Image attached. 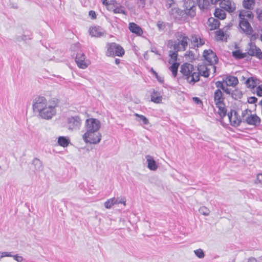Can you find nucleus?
<instances>
[{
    "label": "nucleus",
    "mask_w": 262,
    "mask_h": 262,
    "mask_svg": "<svg viewBox=\"0 0 262 262\" xmlns=\"http://www.w3.org/2000/svg\"><path fill=\"white\" fill-rule=\"evenodd\" d=\"M194 252L195 255L199 258H202L205 256L204 252L201 249H196L194 251Z\"/></svg>",
    "instance_id": "42"
},
{
    "label": "nucleus",
    "mask_w": 262,
    "mask_h": 262,
    "mask_svg": "<svg viewBox=\"0 0 262 262\" xmlns=\"http://www.w3.org/2000/svg\"><path fill=\"white\" fill-rule=\"evenodd\" d=\"M180 72L183 78L191 84H194L200 80V73L197 68L189 63H184L181 67Z\"/></svg>",
    "instance_id": "2"
},
{
    "label": "nucleus",
    "mask_w": 262,
    "mask_h": 262,
    "mask_svg": "<svg viewBox=\"0 0 262 262\" xmlns=\"http://www.w3.org/2000/svg\"><path fill=\"white\" fill-rule=\"evenodd\" d=\"M134 115L137 117L136 120L140 122L141 125H147L149 123L148 120L145 116L137 113L135 114Z\"/></svg>",
    "instance_id": "30"
},
{
    "label": "nucleus",
    "mask_w": 262,
    "mask_h": 262,
    "mask_svg": "<svg viewBox=\"0 0 262 262\" xmlns=\"http://www.w3.org/2000/svg\"><path fill=\"white\" fill-rule=\"evenodd\" d=\"M57 142L60 146L63 147H66L69 145L70 143V140L68 137L59 136L58 138Z\"/></svg>",
    "instance_id": "25"
},
{
    "label": "nucleus",
    "mask_w": 262,
    "mask_h": 262,
    "mask_svg": "<svg viewBox=\"0 0 262 262\" xmlns=\"http://www.w3.org/2000/svg\"><path fill=\"white\" fill-rule=\"evenodd\" d=\"M167 46L170 49H172L173 51L179 52L182 51L180 46L178 43V41L176 40H169L168 41Z\"/></svg>",
    "instance_id": "24"
},
{
    "label": "nucleus",
    "mask_w": 262,
    "mask_h": 262,
    "mask_svg": "<svg viewBox=\"0 0 262 262\" xmlns=\"http://www.w3.org/2000/svg\"><path fill=\"white\" fill-rule=\"evenodd\" d=\"M219 5L222 9L228 13L233 12L236 10L235 4L232 0H222Z\"/></svg>",
    "instance_id": "12"
},
{
    "label": "nucleus",
    "mask_w": 262,
    "mask_h": 262,
    "mask_svg": "<svg viewBox=\"0 0 262 262\" xmlns=\"http://www.w3.org/2000/svg\"><path fill=\"white\" fill-rule=\"evenodd\" d=\"M1 257L3 258L4 257H12V255L11 254V252H3L0 253Z\"/></svg>",
    "instance_id": "51"
},
{
    "label": "nucleus",
    "mask_w": 262,
    "mask_h": 262,
    "mask_svg": "<svg viewBox=\"0 0 262 262\" xmlns=\"http://www.w3.org/2000/svg\"><path fill=\"white\" fill-rule=\"evenodd\" d=\"M157 26L159 30H164L166 27L165 23L161 21H158Z\"/></svg>",
    "instance_id": "47"
},
{
    "label": "nucleus",
    "mask_w": 262,
    "mask_h": 262,
    "mask_svg": "<svg viewBox=\"0 0 262 262\" xmlns=\"http://www.w3.org/2000/svg\"><path fill=\"white\" fill-rule=\"evenodd\" d=\"M253 3V0H244L243 5L245 8L250 9Z\"/></svg>",
    "instance_id": "41"
},
{
    "label": "nucleus",
    "mask_w": 262,
    "mask_h": 262,
    "mask_svg": "<svg viewBox=\"0 0 262 262\" xmlns=\"http://www.w3.org/2000/svg\"><path fill=\"white\" fill-rule=\"evenodd\" d=\"M225 83L226 86H235L238 84V80L237 77L229 76L226 78Z\"/></svg>",
    "instance_id": "23"
},
{
    "label": "nucleus",
    "mask_w": 262,
    "mask_h": 262,
    "mask_svg": "<svg viewBox=\"0 0 262 262\" xmlns=\"http://www.w3.org/2000/svg\"><path fill=\"white\" fill-rule=\"evenodd\" d=\"M115 197L108 199L104 203V206L107 209H110L114 205Z\"/></svg>",
    "instance_id": "39"
},
{
    "label": "nucleus",
    "mask_w": 262,
    "mask_h": 262,
    "mask_svg": "<svg viewBox=\"0 0 262 262\" xmlns=\"http://www.w3.org/2000/svg\"><path fill=\"white\" fill-rule=\"evenodd\" d=\"M214 16L220 19H224L226 18V14L223 9L216 8L214 13Z\"/></svg>",
    "instance_id": "29"
},
{
    "label": "nucleus",
    "mask_w": 262,
    "mask_h": 262,
    "mask_svg": "<svg viewBox=\"0 0 262 262\" xmlns=\"http://www.w3.org/2000/svg\"><path fill=\"white\" fill-rule=\"evenodd\" d=\"M107 0H102V4L104 5H107Z\"/></svg>",
    "instance_id": "63"
},
{
    "label": "nucleus",
    "mask_w": 262,
    "mask_h": 262,
    "mask_svg": "<svg viewBox=\"0 0 262 262\" xmlns=\"http://www.w3.org/2000/svg\"><path fill=\"white\" fill-rule=\"evenodd\" d=\"M114 8L113 10V12H114V13H120L123 14H126L125 7L121 5L120 4L116 3V5H114Z\"/></svg>",
    "instance_id": "28"
},
{
    "label": "nucleus",
    "mask_w": 262,
    "mask_h": 262,
    "mask_svg": "<svg viewBox=\"0 0 262 262\" xmlns=\"http://www.w3.org/2000/svg\"><path fill=\"white\" fill-rule=\"evenodd\" d=\"M115 201L114 202V205L115 204H123L124 205H125V202H126V199L125 198H115Z\"/></svg>",
    "instance_id": "43"
},
{
    "label": "nucleus",
    "mask_w": 262,
    "mask_h": 262,
    "mask_svg": "<svg viewBox=\"0 0 262 262\" xmlns=\"http://www.w3.org/2000/svg\"><path fill=\"white\" fill-rule=\"evenodd\" d=\"M214 101L215 105L221 104L224 103L225 98L223 96V93L219 89L216 90L214 93Z\"/></svg>",
    "instance_id": "17"
},
{
    "label": "nucleus",
    "mask_w": 262,
    "mask_h": 262,
    "mask_svg": "<svg viewBox=\"0 0 262 262\" xmlns=\"http://www.w3.org/2000/svg\"><path fill=\"white\" fill-rule=\"evenodd\" d=\"M107 51L106 55L110 57L116 56L122 57L125 53L123 48L115 42L107 43L106 45Z\"/></svg>",
    "instance_id": "3"
},
{
    "label": "nucleus",
    "mask_w": 262,
    "mask_h": 262,
    "mask_svg": "<svg viewBox=\"0 0 262 262\" xmlns=\"http://www.w3.org/2000/svg\"><path fill=\"white\" fill-rule=\"evenodd\" d=\"M75 62L77 66L82 69H86L90 63L89 60L86 59L85 54L81 51H79L76 54Z\"/></svg>",
    "instance_id": "11"
},
{
    "label": "nucleus",
    "mask_w": 262,
    "mask_h": 262,
    "mask_svg": "<svg viewBox=\"0 0 262 262\" xmlns=\"http://www.w3.org/2000/svg\"><path fill=\"white\" fill-rule=\"evenodd\" d=\"M215 34L217 36H220L221 37H223L225 35L224 31L220 29L215 32Z\"/></svg>",
    "instance_id": "56"
},
{
    "label": "nucleus",
    "mask_w": 262,
    "mask_h": 262,
    "mask_svg": "<svg viewBox=\"0 0 262 262\" xmlns=\"http://www.w3.org/2000/svg\"><path fill=\"white\" fill-rule=\"evenodd\" d=\"M89 32L92 36L100 37L104 35V31L99 26H95L90 28Z\"/></svg>",
    "instance_id": "18"
},
{
    "label": "nucleus",
    "mask_w": 262,
    "mask_h": 262,
    "mask_svg": "<svg viewBox=\"0 0 262 262\" xmlns=\"http://www.w3.org/2000/svg\"><path fill=\"white\" fill-rule=\"evenodd\" d=\"M189 40L190 41V48L194 49L202 47L205 42L204 39L202 38L198 35H192Z\"/></svg>",
    "instance_id": "13"
},
{
    "label": "nucleus",
    "mask_w": 262,
    "mask_h": 262,
    "mask_svg": "<svg viewBox=\"0 0 262 262\" xmlns=\"http://www.w3.org/2000/svg\"><path fill=\"white\" fill-rule=\"evenodd\" d=\"M243 52L239 50H236L232 52V56L235 59H243Z\"/></svg>",
    "instance_id": "38"
},
{
    "label": "nucleus",
    "mask_w": 262,
    "mask_h": 262,
    "mask_svg": "<svg viewBox=\"0 0 262 262\" xmlns=\"http://www.w3.org/2000/svg\"><path fill=\"white\" fill-rule=\"evenodd\" d=\"M162 96L157 93L154 92V93L151 95V100L155 103H159L162 101Z\"/></svg>",
    "instance_id": "35"
},
{
    "label": "nucleus",
    "mask_w": 262,
    "mask_h": 262,
    "mask_svg": "<svg viewBox=\"0 0 262 262\" xmlns=\"http://www.w3.org/2000/svg\"><path fill=\"white\" fill-rule=\"evenodd\" d=\"M257 181L262 184V173H259L257 176Z\"/></svg>",
    "instance_id": "58"
},
{
    "label": "nucleus",
    "mask_w": 262,
    "mask_h": 262,
    "mask_svg": "<svg viewBox=\"0 0 262 262\" xmlns=\"http://www.w3.org/2000/svg\"><path fill=\"white\" fill-rule=\"evenodd\" d=\"M169 13L171 17L178 22L184 21L187 19L186 12L184 10H183L178 8H171Z\"/></svg>",
    "instance_id": "7"
},
{
    "label": "nucleus",
    "mask_w": 262,
    "mask_h": 262,
    "mask_svg": "<svg viewBox=\"0 0 262 262\" xmlns=\"http://www.w3.org/2000/svg\"><path fill=\"white\" fill-rule=\"evenodd\" d=\"M47 104V100L45 97L37 96L33 100L32 104L33 111L39 114Z\"/></svg>",
    "instance_id": "8"
},
{
    "label": "nucleus",
    "mask_w": 262,
    "mask_h": 262,
    "mask_svg": "<svg viewBox=\"0 0 262 262\" xmlns=\"http://www.w3.org/2000/svg\"><path fill=\"white\" fill-rule=\"evenodd\" d=\"M203 57L204 60L208 63L209 66H213L214 71L216 67L214 66L218 62V58L216 54L212 50H205L203 52Z\"/></svg>",
    "instance_id": "6"
},
{
    "label": "nucleus",
    "mask_w": 262,
    "mask_h": 262,
    "mask_svg": "<svg viewBox=\"0 0 262 262\" xmlns=\"http://www.w3.org/2000/svg\"><path fill=\"white\" fill-rule=\"evenodd\" d=\"M215 84L216 88L222 90L225 89V86H226L225 81H217Z\"/></svg>",
    "instance_id": "45"
},
{
    "label": "nucleus",
    "mask_w": 262,
    "mask_h": 262,
    "mask_svg": "<svg viewBox=\"0 0 262 262\" xmlns=\"http://www.w3.org/2000/svg\"><path fill=\"white\" fill-rule=\"evenodd\" d=\"M128 28L131 32L138 36L142 35L143 33L142 28L134 23H130Z\"/></svg>",
    "instance_id": "19"
},
{
    "label": "nucleus",
    "mask_w": 262,
    "mask_h": 262,
    "mask_svg": "<svg viewBox=\"0 0 262 262\" xmlns=\"http://www.w3.org/2000/svg\"><path fill=\"white\" fill-rule=\"evenodd\" d=\"M248 54L247 52L246 53H243V55L242 56H243V58L246 57L247 55Z\"/></svg>",
    "instance_id": "64"
},
{
    "label": "nucleus",
    "mask_w": 262,
    "mask_h": 262,
    "mask_svg": "<svg viewBox=\"0 0 262 262\" xmlns=\"http://www.w3.org/2000/svg\"><path fill=\"white\" fill-rule=\"evenodd\" d=\"M120 59H118V58H116L115 60V62L116 64H119L120 63Z\"/></svg>",
    "instance_id": "61"
},
{
    "label": "nucleus",
    "mask_w": 262,
    "mask_h": 262,
    "mask_svg": "<svg viewBox=\"0 0 262 262\" xmlns=\"http://www.w3.org/2000/svg\"><path fill=\"white\" fill-rule=\"evenodd\" d=\"M195 9L196 7L194 6L193 4L192 6H190L189 8H188V7L186 6V9L184 10V11L186 12L187 18L188 16L193 17L195 15Z\"/></svg>",
    "instance_id": "32"
},
{
    "label": "nucleus",
    "mask_w": 262,
    "mask_h": 262,
    "mask_svg": "<svg viewBox=\"0 0 262 262\" xmlns=\"http://www.w3.org/2000/svg\"><path fill=\"white\" fill-rule=\"evenodd\" d=\"M151 72L154 75V76L156 77V79L159 82H160V83H163L164 82L163 78L159 76L158 73L152 68L151 69Z\"/></svg>",
    "instance_id": "46"
},
{
    "label": "nucleus",
    "mask_w": 262,
    "mask_h": 262,
    "mask_svg": "<svg viewBox=\"0 0 262 262\" xmlns=\"http://www.w3.org/2000/svg\"><path fill=\"white\" fill-rule=\"evenodd\" d=\"M250 35V41L254 42L255 40H256L258 37V34L256 33H254L253 34H251Z\"/></svg>",
    "instance_id": "53"
},
{
    "label": "nucleus",
    "mask_w": 262,
    "mask_h": 262,
    "mask_svg": "<svg viewBox=\"0 0 262 262\" xmlns=\"http://www.w3.org/2000/svg\"><path fill=\"white\" fill-rule=\"evenodd\" d=\"M89 15L92 19H95L96 18V12L93 10L90 11L89 12Z\"/></svg>",
    "instance_id": "54"
},
{
    "label": "nucleus",
    "mask_w": 262,
    "mask_h": 262,
    "mask_svg": "<svg viewBox=\"0 0 262 262\" xmlns=\"http://www.w3.org/2000/svg\"><path fill=\"white\" fill-rule=\"evenodd\" d=\"M258 17L259 20H262V11L258 14Z\"/></svg>",
    "instance_id": "62"
},
{
    "label": "nucleus",
    "mask_w": 262,
    "mask_h": 262,
    "mask_svg": "<svg viewBox=\"0 0 262 262\" xmlns=\"http://www.w3.org/2000/svg\"><path fill=\"white\" fill-rule=\"evenodd\" d=\"M81 123L82 120L78 116H72L68 118L67 124L69 130H78Z\"/></svg>",
    "instance_id": "10"
},
{
    "label": "nucleus",
    "mask_w": 262,
    "mask_h": 262,
    "mask_svg": "<svg viewBox=\"0 0 262 262\" xmlns=\"http://www.w3.org/2000/svg\"><path fill=\"white\" fill-rule=\"evenodd\" d=\"M179 63L177 62H174L171 66L169 67V70L172 72V75L174 77H176L177 75L178 68Z\"/></svg>",
    "instance_id": "34"
},
{
    "label": "nucleus",
    "mask_w": 262,
    "mask_h": 262,
    "mask_svg": "<svg viewBox=\"0 0 262 262\" xmlns=\"http://www.w3.org/2000/svg\"><path fill=\"white\" fill-rule=\"evenodd\" d=\"M216 107L218 108L217 113L221 118H224L227 115V110L225 107V104L221 103V104L215 105Z\"/></svg>",
    "instance_id": "27"
},
{
    "label": "nucleus",
    "mask_w": 262,
    "mask_h": 262,
    "mask_svg": "<svg viewBox=\"0 0 262 262\" xmlns=\"http://www.w3.org/2000/svg\"><path fill=\"white\" fill-rule=\"evenodd\" d=\"M32 164L33 165H34L35 168L36 170L40 171L42 170V164L39 159L36 158H34L32 161Z\"/></svg>",
    "instance_id": "33"
},
{
    "label": "nucleus",
    "mask_w": 262,
    "mask_h": 262,
    "mask_svg": "<svg viewBox=\"0 0 262 262\" xmlns=\"http://www.w3.org/2000/svg\"><path fill=\"white\" fill-rule=\"evenodd\" d=\"M100 126V122L97 119L89 118L86 120V132L83 135V139L86 143L96 144L100 142L101 140V135L99 132Z\"/></svg>",
    "instance_id": "1"
},
{
    "label": "nucleus",
    "mask_w": 262,
    "mask_h": 262,
    "mask_svg": "<svg viewBox=\"0 0 262 262\" xmlns=\"http://www.w3.org/2000/svg\"><path fill=\"white\" fill-rule=\"evenodd\" d=\"M177 41L182 51H185L188 46V37L183 33H178L176 35Z\"/></svg>",
    "instance_id": "15"
},
{
    "label": "nucleus",
    "mask_w": 262,
    "mask_h": 262,
    "mask_svg": "<svg viewBox=\"0 0 262 262\" xmlns=\"http://www.w3.org/2000/svg\"><path fill=\"white\" fill-rule=\"evenodd\" d=\"M227 86H225V89L223 90V91L227 94H231L232 93V91L231 89L227 88Z\"/></svg>",
    "instance_id": "57"
},
{
    "label": "nucleus",
    "mask_w": 262,
    "mask_h": 262,
    "mask_svg": "<svg viewBox=\"0 0 262 262\" xmlns=\"http://www.w3.org/2000/svg\"><path fill=\"white\" fill-rule=\"evenodd\" d=\"M146 158L148 164V168L151 170H156L158 166L154 158L149 155L146 156Z\"/></svg>",
    "instance_id": "22"
},
{
    "label": "nucleus",
    "mask_w": 262,
    "mask_h": 262,
    "mask_svg": "<svg viewBox=\"0 0 262 262\" xmlns=\"http://www.w3.org/2000/svg\"><path fill=\"white\" fill-rule=\"evenodd\" d=\"M178 52L174 51H169V56L170 57L171 59H172L174 62H176L177 60L178 57Z\"/></svg>",
    "instance_id": "44"
},
{
    "label": "nucleus",
    "mask_w": 262,
    "mask_h": 262,
    "mask_svg": "<svg viewBox=\"0 0 262 262\" xmlns=\"http://www.w3.org/2000/svg\"><path fill=\"white\" fill-rule=\"evenodd\" d=\"M197 69L200 73V76L201 75L204 77H208L209 76L210 69L205 65H200Z\"/></svg>",
    "instance_id": "26"
},
{
    "label": "nucleus",
    "mask_w": 262,
    "mask_h": 262,
    "mask_svg": "<svg viewBox=\"0 0 262 262\" xmlns=\"http://www.w3.org/2000/svg\"><path fill=\"white\" fill-rule=\"evenodd\" d=\"M253 15L252 12L248 10H242L239 14V19H246L245 17L248 18H252Z\"/></svg>",
    "instance_id": "31"
},
{
    "label": "nucleus",
    "mask_w": 262,
    "mask_h": 262,
    "mask_svg": "<svg viewBox=\"0 0 262 262\" xmlns=\"http://www.w3.org/2000/svg\"><path fill=\"white\" fill-rule=\"evenodd\" d=\"M192 100L193 101V102L196 104H198V105H202L203 104V103H202V101H201V100L198 98V97H193L192 98Z\"/></svg>",
    "instance_id": "52"
},
{
    "label": "nucleus",
    "mask_w": 262,
    "mask_h": 262,
    "mask_svg": "<svg viewBox=\"0 0 262 262\" xmlns=\"http://www.w3.org/2000/svg\"><path fill=\"white\" fill-rule=\"evenodd\" d=\"M174 4V0H166L165 6L167 9L171 8Z\"/></svg>",
    "instance_id": "48"
},
{
    "label": "nucleus",
    "mask_w": 262,
    "mask_h": 262,
    "mask_svg": "<svg viewBox=\"0 0 262 262\" xmlns=\"http://www.w3.org/2000/svg\"><path fill=\"white\" fill-rule=\"evenodd\" d=\"M239 26L246 35H251L253 31L251 25L246 19H240Z\"/></svg>",
    "instance_id": "16"
},
{
    "label": "nucleus",
    "mask_w": 262,
    "mask_h": 262,
    "mask_svg": "<svg viewBox=\"0 0 262 262\" xmlns=\"http://www.w3.org/2000/svg\"><path fill=\"white\" fill-rule=\"evenodd\" d=\"M199 212L205 216H208L210 213L209 209L205 206H202L199 210Z\"/></svg>",
    "instance_id": "40"
},
{
    "label": "nucleus",
    "mask_w": 262,
    "mask_h": 262,
    "mask_svg": "<svg viewBox=\"0 0 262 262\" xmlns=\"http://www.w3.org/2000/svg\"><path fill=\"white\" fill-rule=\"evenodd\" d=\"M57 105V103L54 101L51 104H48L40 112L38 116L42 119L46 120H50L56 115V111L55 107Z\"/></svg>",
    "instance_id": "4"
},
{
    "label": "nucleus",
    "mask_w": 262,
    "mask_h": 262,
    "mask_svg": "<svg viewBox=\"0 0 262 262\" xmlns=\"http://www.w3.org/2000/svg\"><path fill=\"white\" fill-rule=\"evenodd\" d=\"M257 99L255 97H250L248 99V102L251 104H253L256 102Z\"/></svg>",
    "instance_id": "55"
},
{
    "label": "nucleus",
    "mask_w": 262,
    "mask_h": 262,
    "mask_svg": "<svg viewBox=\"0 0 262 262\" xmlns=\"http://www.w3.org/2000/svg\"><path fill=\"white\" fill-rule=\"evenodd\" d=\"M246 84L247 88L253 89L256 86V83L253 77H250L246 80Z\"/></svg>",
    "instance_id": "37"
},
{
    "label": "nucleus",
    "mask_w": 262,
    "mask_h": 262,
    "mask_svg": "<svg viewBox=\"0 0 262 262\" xmlns=\"http://www.w3.org/2000/svg\"><path fill=\"white\" fill-rule=\"evenodd\" d=\"M247 112V110L242 112L243 122L246 123L248 125L254 126L259 125L261 122L260 118L256 114H251L246 116Z\"/></svg>",
    "instance_id": "5"
},
{
    "label": "nucleus",
    "mask_w": 262,
    "mask_h": 262,
    "mask_svg": "<svg viewBox=\"0 0 262 262\" xmlns=\"http://www.w3.org/2000/svg\"><path fill=\"white\" fill-rule=\"evenodd\" d=\"M247 53L251 56L262 59V51L257 47L254 42L250 41L247 47Z\"/></svg>",
    "instance_id": "9"
},
{
    "label": "nucleus",
    "mask_w": 262,
    "mask_h": 262,
    "mask_svg": "<svg viewBox=\"0 0 262 262\" xmlns=\"http://www.w3.org/2000/svg\"><path fill=\"white\" fill-rule=\"evenodd\" d=\"M222 0H210L211 3L212 5L216 4L219 2H221Z\"/></svg>",
    "instance_id": "59"
},
{
    "label": "nucleus",
    "mask_w": 262,
    "mask_h": 262,
    "mask_svg": "<svg viewBox=\"0 0 262 262\" xmlns=\"http://www.w3.org/2000/svg\"><path fill=\"white\" fill-rule=\"evenodd\" d=\"M256 95L259 97H262V84L259 85L257 87Z\"/></svg>",
    "instance_id": "49"
},
{
    "label": "nucleus",
    "mask_w": 262,
    "mask_h": 262,
    "mask_svg": "<svg viewBox=\"0 0 262 262\" xmlns=\"http://www.w3.org/2000/svg\"><path fill=\"white\" fill-rule=\"evenodd\" d=\"M229 120L232 125L239 126L241 122H243L238 113L235 110H231L230 112L227 114Z\"/></svg>",
    "instance_id": "14"
},
{
    "label": "nucleus",
    "mask_w": 262,
    "mask_h": 262,
    "mask_svg": "<svg viewBox=\"0 0 262 262\" xmlns=\"http://www.w3.org/2000/svg\"><path fill=\"white\" fill-rule=\"evenodd\" d=\"M197 4L199 8L203 11H207L210 6L208 0H197Z\"/></svg>",
    "instance_id": "21"
},
{
    "label": "nucleus",
    "mask_w": 262,
    "mask_h": 262,
    "mask_svg": "<svg viewBox=\"0 0 262 262\" xmlns=\"http://www.w3.org/2000/svg\"><path fill=\"white\" fill-rule=\"evenodd\" d=\"M248 262H257V260L254 257H251L248 259Z\"/></svg>",
    "instance_id": "60"
},
{
    "label": "nucleus",
    "mask_w": 262,
    "mask_h": 262,
    "mask_svg": "<svg viewBox=\"0 0 262 262\" xmlns=\"http://www.w3.org/2000/svg\"><path fill=\"white\" fill-rule=\"evenodd\" d=\"M220 21L213 17H210L208 19V25L210 30H214L219 27Z\"/></svg>",
    "instance_id": "20"
},
{
    "label": "nucleus",
    "mask_w": 262,
    "mask_h": 262,
    "mask_svg": "<svg viewBox=\"0 0 262 262\" xmlns=\"http://www.w3.org/2000/svg\"><path fill=\"white\" fill-rule=\"evenodd\" d=\"M231 97L235 100L241 99L243 96L242 92L238 90L235 89L232 91Z\"/></svg>",
    "instance_id": "36"
},
{
    "label": "nucleus",
    "mask_w": 262,
    "mask_h": 262,
    "mask_svg": "<svg viewBox=\"0 0 262 262\" xmlns=\"http://www.w3.org/2000/svg\"><path fill=\"white\" fill-rule=\"evenodd\" d=\"M12 257H13L14 259L17 261V262H22L24 260V258L22 256H19L17 254L14 255H12Z\"/></svg>",
    "instance_id": "50"
}]
</instances>
